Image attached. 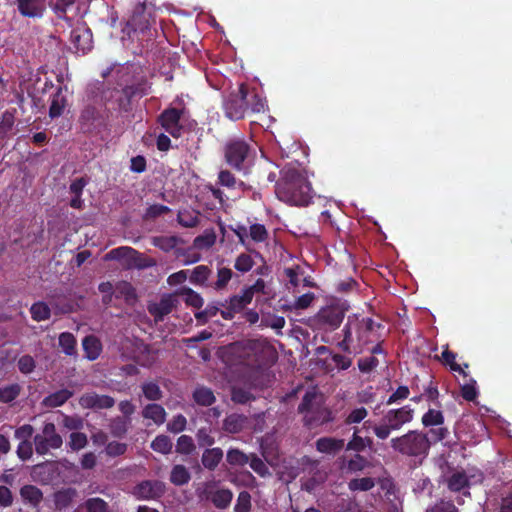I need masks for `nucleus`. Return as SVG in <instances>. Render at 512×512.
<instances>
[{"mask_svg":"<svg viewBox=\"0 0 512 512\" xmlns=\"http://www.w3.org/2000/svg\"><path fill=\"white\" fill-rule=\"evenodd\" d=\"M383 328L382 323L370 317L348 316L342 329L343 339L338 343V347L345 353L360 354L365 346L381 338L379 330Z\"/></svg>","mask_w":512,"mask_h":512,"instance_id":"f257e3e1","label":"nucleus"},{"mask_svg":"<svg viewBox=\"0 0 512 512\" xmlns=\"http://www.w3.org/2000/svg\"><path fill=\"white\" fill-rule=\"evenodd\" d=\"M266 107V100L245 83L240 84L237 90L231 91L223 102L225 116L234 121L250 114L264 112Z\"/></svg>","mask_w":512,"mask_h":512,"instance_id":"f03ea898","label":"nucleus"},{"mask_svg":"<svg viewBox=\"0 0 512 512\" xmlns=\"http://www.w3.org/2000/svg\"><path fill=\"white\" fill-rule=\"evenodd\" d=\"M278 198L290 205L307 206L311 203L312 187L309 181L296 169H287L277 183Z\"/></svg>","mask_w":512,"mask_h":512,"instance_id":"7ed1b4c3","label":"nucleus"},{"mask_svg":"<svg viewBox=\"0 0 512 512\" xmlns=\"http://www.w3.org/2000/svg\"><path fill=\"white\" fill-rule=\"evenodd\" d=\"M153 24L155 19L152 11L145 3H138L122 32L132 41L139 42L143 48H148L156 36V30L152 29Z\"/></svg>","mask_w":512,"mask_h":512,"instance_id":"20e7f679","label":"nucleus"},{"mask_svg":"<svg viewBox=\"0 0 512 512\" xmlns=\"http://www.w3.org/2000/svg\"><path fill=\"white\" fill-rule=\"evenodd\" d=\"M391 448L405 456L425 457L428 455L431 441L427 434L418 430H410L406 434L392 438Z\"/></svg>","mask_w":512,"mask_h":512,"instance_id":"39448f33","label":"nucleus"},{"mask_svg":"<svg viewBox=\"0 0 512 512\" xmlns=\"http://www.w3.org/2000/svg\"><path fill=\"white\" fill-rule=\"evenodd\" d=\"M224 157L231 168L239 172H247L254 160L255 149L244 139H231L225 145Z\"/></svg>","mask_w":512,"mask_h":512,"instance_id":"423d86ee","label":"nucleus"},{"mask_svg":"<svg viewBox=\"0 0 512 512\" xmlns=\"http://www.w3.org/2000/svg\"><path fill=\"white\" fill-rule=\"evenodd\" d=\"M414 417V409L410 405L388 410L382 422L373 427L374 434L380 440L387 439L392 431L400 430L405 424L410 423Z\"/></svg>","mask_w":512,"mask_h":512,"instance_id":"0eeeda50","label":"nucleus"},{"mask_svg":"<svg viewBox=\"0 0 512 512\" xmlns=\"http://www.w3.org/2000/svg\"><path fill=\"white\" fill-rule=\"evenodd\" d=\"M316 394L307 391L298 406V412L304 415V423L309 427L318 426L332 420L331 411L326 407L315 405Z\"/></svg>","mask_w":512,"mask_h":512,"instance_id":"6e6552de","label":"nucleus"},{"mask_svg":"<svg viewBox=\"0 0 512 512\" xmlns=\"http://www.w3.org/2000/svg\"><path fill=\"white\" fill-rule=\"evenodd\" d=\"M33 443L36 453L43 456L47 455L51 449H60L63 439L53 422H45L41 432L34 435Z\"/></svg>","mask_w":512,"mask_h":512,"instance_id":"1a4fd4ad","label":"nucleus"},{"mask_svg":"<svg viewBox=\"0 0 512 512\" xmlns=\"http://www.w3.org/2000/svg\"><path fill=\"white\" fill-rule=\"evenodd\" d=\"M186 114L185 108L169 106L159 114L157 121L173 138H180L185 131L183 121Z\"/></svg>","mask_w":512,"mask_h":512,"instance_id":"9d476101","label":"nucleus"},{"mask_svg":"<svg viewBox=\"0 0 512 512\" xmlns=\"http://www.w3.org/2000/svg\"><path fill=\"white\" fill-rule=\"evenodd\" d=\"M252 302L251 297L242 289L241 294H235L220 302L221 316L225 320H232L236 314L241 313Z\"/></svg>","mask_w":512,"mask_h":512,"instance_id":"9b49d317","label":"nucleus"},{"mask_svg":"<svg viewBox=\"0 0 512 512\" xmlns=\"http://www.w3.org/2000/svg\"><path fill=\"white\" fill-rule=\"evenodd\" d=\"M345 317L344 310L336 305L322 308L316 315L317 324L325 330L337 329Z\"/></svg>","mask_w":512,"mask_h":512,"instance_id":"f8f14e48","label":"nucleus"},{"mask_svg":"<svg viewBox=\"0 0 512 512\" xmlns=\"http://www.w3.org/2000/svg\"><path fill=\"white\" fill-rule=\"evenodd\" d=\"M166 492V485L160 480H144L134 487V495L142 500H156Z\"/></svg>","mask_w":512,"mask_h":512,"instance_id":"ddd939ff","label":"nucleus"},{"mask_svg":"<svg viewBox=\"0 0 512 512\" xmlns=\"http://www.w3.org/2000/svg\"><path fill=\"white\" fill-rule=\"evenodd\" d=\"M19 14L24 18L42 19L47 11V0H15Z\"/></svg>","mask_w":512,"mask_h":512,"instance_id":"4468645a","label":"nucleus"},{"mask_svg":"<svg viewBox=\"0 0 512 512\" xmlns=\"http://www.w3.org/2000/svg\"><path fill=\"white\" fill-rule=\"evenodd\" d=\"M79 404L84 409H110L115 405V399L112 396L101 395L92 391L84 393L79 399Z\"/></svg>","mask_w":512,"mask_h":512,"instance_id":"2eb2a0df","label":"nucleus"},{"mask_svg":"<svg viewBox=\"0 0 512 512\" xmlns=\"http://www.w3.org/2000/svg\"><path fill=\"white\" fill-rule=\"evenodd\" d=\"M142 254L135 250L132 247L121 246L115 249H112L105 255V260H127L129 265H134L136 267L142 268L144 265L140 263Z\"/></svg>","mask_w":512,"mask_h":512,"instance_id":"dca6fc26","label":"nucleus"},{"mask_svg":"<svg viewBox=\"0 0 512 512\" xmlns=\"http://www.w3.org/2000/svg\"><path fill=\"white\" fill-rule=\"evenodd\" d=\"M19 495L24 504L33 509H39L43 502L44 495L42 490L33 484H25L19 489Z\"/></svg>","mask_w":512,"mask_h":512,"instance_id":"f3484780","label":"nucleus"},{"mask_svg":"<svg viewBox=\"0 0 512 512\" xmlns=\"http://www.w3.org/2000/svg\"><path fill=\"white\" fill-rule=\"evenodd\" d=\"M70 39L77 52L86 54L92 48L93 36L89 28L73 29Z\"/></svg>","mask_w":512,"mask_h":512,"instance_id":"a211bd4d","label":"nucleus"},{"mask_svg":"<svg viewBox=\"0 0 512 512\" xmlns=\"http://www.w3.org/2000/svg\"><path fill=\"white\" fill-rule=\"evenodd\" d=\"M261 342L255 339H247L235 342L231 345V349L244 360L257 355L261 351Z\"/></svg>","mask_w":512,"mask_h":512,"instance_id":"6ab92c4d","label":"nucleus"},{"mask_svg":"<svg viewBox=\"0 0 512 512\" xmlns=\"http://www.w3.org/2000/svg\"><path fill=\"white\" fill-rule=\"evenodd\" d=\"M100 114L93 105H86L80 113L79 123L84 132H91L96 128L99 122Z\"/></svg>","mask_w":512,"mask_h":512,"instance_id":"aec40b11","label":"nucleus"},{"mask_svg":"<svg viewBox=\"0 0 512 512\" xmlns=\"http://www.w3.org/2000/svg\"><path fill=\"white\" fill-rule=\"evenodd\" d=\"M337 464L340 470L355 473L364 470L368 465V460L361 454L356 453L350 459L345 456L339 457Z\"/></svg>","mask_w":512,"mask_h":512,"instance_id":"412c9836","label":"nucleus"},{"mask_svg":"<svg viewBox=\"0 0 512 512\" xmlns=\"http://www.w3.org/2000/svg\"><path fill=\"white\" fill-rule=\"evenodd\" d=\"M63 87L59 86L54 94L51 96V103L49 107V117L55 119L60 117L65 108L67 107L68 100L63 92Z\"/></svg>","mask_w":512,"mask_h":512,"instance_id":"4be33fe9","label":"nucleus"},{"mask_svg":"<svg viewBox=\"0 0 512 512\" xmlns=\"http://www.w3.org/2000/svg\"><path fill=\"white\" fill-rule=\"evenodd\" d=\"M141 415L144 419L151 420L155 425L160 426L165 423L167 413L162 405L149 403L143 407Z\"/></svg>","mask_w":512,"mask_h":512,"instance_id":"5701e85b","label":"nucleus"},{"mask_svg":"<svg viewBox=\"0 0 512 512\" xmlns=\"http://www.w3.org/2000/svg\"><path fill=\"white\" fill-rule=\"evenodd\" d=\"M315 445L318 452L335 455L343 449L344 440L333 437H321L317 439Z\"/></svg>","mask_w":512,"mask_h":512,"instance_id":"b1692460","label":"nucleus"},{"mask_svg":"<svg viewBox=\"0 0 512 512\" xmlns=\"http://www.w3.org/2000/svg\"><path fill=\"white\" fill-rule=\"evenodd\" d=\"M248 418L243 414L232 413L227 415L223 421V430L227 433H240L247 425Z\"/></svg>","mask_w":512,"mask_h":512,"instance_id":"393cba45","label":"nucleus"},{"mask_svg":"<svg viewBox=\"0 0 512 512\" xmlns=\"http://www.w3.org/2000/svg\"><path fill=\"white\" fill-rule=\"evenodd\" d=\"M224 456L223 450L219 447L206 448L201 456V463L209 471H214Z\"/></svg>","mask_w":512,"mask_h":512,"instance_id":"a878e982","label":"nucleus"},{"mask_svg":"<svg viewBox=\"0 0 512 512\" xmlns=\"http://www.w3.org/2000/svg\"><path fill=\"white\" fill-rule=\"evenodd\" d=\"M131 426V419L115 416L110 419L108 429L114 438H124Z\"/></svg>","mask_w":512,"mask_h":512,"instance_id":"bb28decb","label":"nucleus"},{"mask_svg":"<svg viewBox=\"0 0 512 512\" xmlns=\"http://www.w3.org/2000/svg\"><path fill=\"white\" fill-rule=\"evenodd\" d=\"M73 392L68 389H60L49 394L43 399V405L48 408H56L65 404L71 397Z\"/></svg>","mask_w":512,"mask_h":512,"instance_id":"cd10ccee","label":"nucleus"},{"mask_svg":"<svg viewBox=\"0 0 512 512\" xmlns=\"http://www.w3.org/2000/svg\"><path fill=\"white\" fill-rule=\"evenodd\" d=\"M173 301L171 298H162L158 304L149 306V313L154 317L156 322L163 321L164 317L173 310Z\"/></svg>","mask_w":512,"mask_h":512,"instance_id":"c85d7f7f","label":"nucleus"},{"mask_svg":"<svg viewBox=\"0 0 512 512\" xmlns=\"http://www.w3.org/2000/svg\"><path fill=\"white\" fill-rule=\"evenodd\" d=\"M169 480L175 486H183L190 482L191 473L184 465L176 464L171 469Z\"/></svg>","mask_w":512,"mask_h":512,"instance_id":"c756f323","label":"nucleus"},{"mask_svg":"<svg viewBox=\"0 0 512 512\" xmlns=\"http://www.w3.org/2000/svg\"><path fill=\"white\" fill-rule=\"evenodd\" d=\"M82 346L86 358L91 361L96 360L102 351L100 341L93 335L86 336L83 339Z\"/></svg>","mask_w":512,"mask_h":512,"instance_id":"7c9ffc66","label":"nucleus"},{"mask_svg":"<svg viewBox=\"0 0 512 512\" xmlns=\"http://www.w3.org/2000/svg\"><path fill=\"white\" fill-rule=\"evenodd\" d=\"M192 397L197 405L205 407L213 405L216 401L213 391L205 386L196 387L193 391Z\"/></svg>","mask_w":512,"mask_h":512,"instance_id":"2f4dec72","label":"nucleus"},{"mask_svg":"<svg viewBox=\"0 0 512 512\" xmlns=\"http://www.w3.org/2000/svg\"><path fill=\"white\" fill-rule=\"evenodd\" d=\"M77 0H49V4L55 15L62 20L70 21L68 12L74 7Z\"/></svg>","mask_w":512,"mask_h":512,"instance_id":"473e14b6","label":"nucleus"},{"mask_svg":"<svg viewBox=\"0 0 512 512\" xmlns=\"http://www.w3.org/2000/svg\"><path fill=\"white\" fill-rule=\"evenodd\" d=\"M77 494L76 489L66 488L54 493V504L59 510L68 508Z\"/></svg>","mask_w":512,"mask_h":512,"instance_id":"72a5a7b5","label":"nucleus"},{"mask_svg":"<svg viewBox=\"0 0 512 512\" xmlns=\"http://www.w3.org/2000/svg\"><path fill=\"white\" fill-rule=\"evenodd\" d=\"M447 487L452 492H460L470 487V481L465 472H454L447 479Z\"/></svg>","mask_w":512,"mask_h":512,"instance_id":"f704fd0d","label":"nucleus"},{"mask_svg":"<svg viewBox=\"0 0 512 512\" xmlns=\"http://www.w3.org/2000/svg\"><path fill=\"white\" fill-rule=\"evenodd\" d=\"M177 295L183 297V301L187 306L200 309L203 306L204 300L202 296L188 287H182L177 291Z\"/></svg>","mask_w":512,"mask_h":512,"instance_id":"c9c22d12","label":"nucleus"},{"mask_svg":"<svg viewBox=\"0 0 512 512\" xmlns=\"http://www.w3.org/2000/svg\"><path fill=\"white\" fill-rule=\"evenodd\" d=\"M233 499V493L230 489H218L211 493L210 500L218 509H226Z\"/></svg>","mask_w":512,"mask_h":512,"instance_id":"e433bc0d","label":"nucleus"},{"mask_svg":"<svg viewBox=\"0 0 512 512\" xmlns=\"http://www.w3.org/2000/svg\"><path fill=\"white\" fill-rule=\"evenodd\" d=\"M141 390L146 400L159 401L163 398V391L155 381H146L142 383Z\"/></svg>","mask_w":512,"mask_h":512,"instance_id":"4c0bfd02","label":"nucleus"},{"mask_svg":"<svg viewBox=\"0 0 512 512\" xmlns=\"http://www.w3.org/2000/svg\"><path fill=\"white\" fill-rule=\"evenodd\" d=\"M177 222L185 228H193L199 224V212L193 210H180L177 214Z\"/></svg>","mask_w":512,"mask_h":512,"instance_id":"58836bf2","label":"nucleus"},{"mask_svg":"<svg viewBox=\"0 0 512 512\" xmlns=\"http://www.w3.org/2000/svg\"><path fill=\"white\" fill-rule=\"evenodd\" d=\"M30 313L32 319L37 322L48 320L51 317L50 307L43 301L33 303Z\"/></svg>","mask_w":512,"mask_h":512,"instance_id":"ea45409f","label":"nucleus"},{"mask_svg":"<svg viewBox=\"0 0 512 512\" xmlns=\"http://www.w3.org/2000/svg\"><path fill=\"white\" fill-rule=\"evenodd\" d=\"M150 447L155 452L167 455L171 453L173 443L169 436L161 434L155 437V439L151 442Z\"/></svg>","mask_w":512,"mask_h":512,"instance_id":"a19ab883","label":"nucleus"},{"mask_svg":"<svg viewBox=\"0 0 512 512\" xmlns=\"http://www.w3.org/2000/svg\"><path fill=\"white\" fill-rule=\"evenodd\" d=\"M59 346L61 347L62 351L68 355L73 356L76 354V338L75 336L70 332H63L59 335Z\"/></svg>","mask_w":512,"mask_h":512,"instance_id":"79ce46f5","label":"nucleus"},{"mask_svg":"<svg viewBox=\"0 0 512 512\" xmlns=\"http://www.w3.org/2000/svg\"><path fill=\"white\" fill-rule=\"evenodd\" d=\"M180 241V238L174 235L157 236L153 238L152 244L164 252H170L180 243Z\"/></svg>","mask_w":512,"mask_h":512,"instance_id":"37998d69","label":"nucleus"},{"mask_svg":"<svg viewBox=\"0 0 512 512\" xmlns=\"http://www.w3.org/2000/svg\"><path fill=\"white\" fill-rule=\"evenodd\" d=\"M233 271L227 267H220L217 270V280L210 284L216 291L224 290L232 279Z\"/></svg>","mask_w":512,"mask_h":512,"instance_id":"c03bdc74","label":"nucleus"},{"mask_svg":"<svg viewBox=\"0 0 512 512\" xmlns=\"http://www.w3.org/2000/svg\"><path fill=\"white\" fill-rule=\"evenodd\" d=\"M421 422L424 427L441 426L444 424V415L440 410L429 409L423 414Z\"/></svg>","mask_w":512,"mask_h":512,"instance_id":"a18cd8bd","label":"nucleus"},{"mask_svg":"<svg viewBox=\"0 0 512 512\" xmlns=\"http://www.w3.org/2000/svg\"><path fill=\"white\" fill-rule=\"evenodd\" d=\"M21 390L22 388L18 383H13L0 387V402H13L20 395Z\"/></svg>","mask_w":512,"mask_h":512,"instance_id":"49530a36","label":"nucleus"},{"mask_svg":"<svg viewBox=\"0 0 512 512\" xmlns=\"http://www.w3.org/2000/svg\"><path fill=\"white\" fill-rule=\"evenodd\" d=\"M16 109L6 110L0 122V139H4L11 132L15 123Z\"/></svg>","mask_w":512,"mask_h":512,"instance_id":"de8ad7c7","label":"nucleus"},{"mask_svg":"<svg viewBox=\"0 0 512 512\" xmlns=\"http://www.w3.org/2000/svg\"><path fill=\"white\" fill-rule=\"evenodd\" d=\"M249 457L238 448H230L226 454V460L231 466H245L249 462Z\"/></svg>","mask_w":512,"mask_h":512,"instance_id":"09e8293b","label":"nucleus"},{"mask_svg":"<svg viewBox=\"0 0 512 512\" xmlns=\"http://www.w3.org/2000/svg\"><path fill=\"white\" fill-rule=\"evenodd\" d=\"M216 242V234L213 230L205 231L202 235L195 237L193 246L196 249L203 250L211 248Z\"/></svg>","mask_w":512,"mask_h":512,"instance_id":"8fccbe9b","label":"nucleus"},{"mask_svg":"<svg viewBox=\"0 0 512 512\" xmlns=\"http://www.w3.org/2000/svg\"><path fill=\"white\" fill-rule=\"evenodd\" d=\"M211 273V269L206 265L196 266L190 275V282L193 284L204 285Z\"/></svg>","mask_w":512,"mask_h":512,"instance_id":"3c124183","label":"nucleus"},{"mask_svg":"<svg viewBox=\"0 0 512 512\" xmlns=\"http://www.w3.org/2000/svg\"><path fill=\"white\" fill-rule=\"evenodd\" d=\"M87 512H108V503L100 497L88 498L81 505Z\"/></svg>","mask_w":512,"mask_h":512,"instance_id":"603ef678","label":"nucleus"},{"mask_svg":"<svg viewBox=\"0 0 512 512\" xmlns=\"http://www.w3.org/2000/svg\"><path fill=\"white\" fill-rule=\"evenodd\" d=\"M195 449H196V446H195L194 441H193L191 436H189V435H181L177 439L175 451L178 454L190 455V454H192L195 451Z\"/></svg>","mask_w":512,"mask_h":512,"instance_id":"864d4df0","label":"nucleus"},{"mask_svg":"<svg viewBox=\"0 0 512 512\" xmlns=\"http://www.w3.org/2000/svg\"><path fill=\"white\" fill-rule=\"evenodd\" d=\"M88 444V437L83 432H72L69 435V441L67 443L68 447L72 451H79L83 448H85Z\"/></svg>","mask_w":512,"mask_h":512,"instance_id":"5fc2aeb1","label":"nucleus"},{"mask_svg":"<svg viewBox=\"0 0 512 512\" xmlns=\"http://www.w3.org/2000/svg\"><path fill=\"white\" fill-rule=\"evenodd\" d=\"M375 486L371 477L355 478L350 480L348 487L351 491H369Z\"/></svg>","mask_w":512,"mask_h":512,"instance_id":"6e6d98bb","label":"nucleus"},{"mask_svg":"<svg viewBox=\"0 0 512 512\" xmlns=\"http://www.w3.org/2000/svg\"><path fill=\"white\" fill-rule=\"evenodd\" d=\"M171 209L163 204H153L146 208L143 218L147 221L155 220L156 218L168 214Z\"/></svg>","mask_w":512,"mask_h":512,"instance_id":"4d7b16f0","label":"nucleus"},{"mask_svg":"<svg viewBox=\"0 0 512 512\" xmlns=\"http://www.w3.org/2000/svg\"><path fill=\"white\" fill-rule=\"evenodd\" d=\"M441 359L444 364L448 365L454 372L462 374L464 377L467 376L465 370L456 362V354L448 349H445L441 354Z\"/></svg>","mask_w":512,"mask_h":512,"instance_id":"13d9d810","label":"nucleus"},{"mask_svg":"<svg viewBox=\"0 0 512 512\" xmlns=\"http://www.w3.org/2000/svg\"><path fill=\"white\" fill-rule=\"evenodd\" d=\"M254 264L255 262L250 254L241 253L235 259L234 268L241 273H246L253 268Z\"/></svg>","mask_w":512,"mask_h":512,"instance_id":"bf43d9fd","label":"nucleus"},{"mask_svg":"<svg viewBox=\"0 0 512 512\" xmlns=\"http://www.w3.org/2000/svg\"><path fill=\"white\" fill-rule=\"evenodd\" d=\"M249 465L251 469L257 473L260 477H267L270 476V471L267 465L264 463V461L258 457L256 454H252L249 457Z\"/></svg>","mask_w":512,"mask_h":512,"instance_id":"052dcab7","label":"nucleus"},{"mask_svg":"<svg viewBox=\"0 0 512 512\" xmlns=\"http://www.w3.org/2000/svg\"><path fill=\"white\" fill-rule=\"evenodd\" d=\"M250 238L257 243L265 242L268 239V231L263 224L255 223L249 227Z\"/></svg>","mask_w":512,"mask_h":512,"instance_id":"680f3d73","label":"nucleus"},{"mask_svg":"<svg viewBox=\"0 0 512 512\" xmlns=\"http://www.w3.org/2000/svg\"><path fill=\"white\" fill-rule=\"evenodd\" d=\"M128 445L123 442L111 441L108 442L105 446V453L109 457H118L122 456L127 452Z\"/></svg>","mask_w":512,"mask_h":512,"instance_id":"e2e57ef3","label":"nucleus"},{"mask_svg":"<svg viewBox=\"0 0 512 512\" xmlns=\"http://www.w3.org/2000/svg\"><path fill=\"white\" fill-rule=\"evenodd\" d=\"M196 440L200 447H211L215 443V438L211 435V429L207 427L198 429Z\"/></svg>","mask_w":512,"mask_h":512,"instance_id":"0e129e2a","label":"nucleus"},{"mask_svg":"<svg viewBox=\"0 0 512 512\" xmlns=\"http://www.w3.org/2000/svg\"><path fill=\"white\" fill-rule=\"evenodd\" d=\"M251 510V495L248 491H241L238 494L234 512H249Z\"/></svg>","mask_w":512,"mask_h":512,"instance_id":"69168bd1","label":"nucleus"},{"mask_svg":"<svg viewBox=\"0 0 512 512\" xmlns=\"http://www.w3.org/2000/svg\"><path fill=\"white\" fill-rule=\"evenodd\" d=\"M357 365L360 372L367 374L378 367L379 360L375 356L364 357L357 361Z\"/></svg>","mask_w":512,"mask_h":512,"instance_id":"338daca9","label":"nucleus"},{"mask_svg":"<svg viewBox=\"0 0 512 512\" xmlns=\"http://www.w3.org/2000/svg\"><path fill=\"white\" fill-rule=\"evenodd\" d=\"M426 512H458V509L452 501L440 500L428 508Z\"/></svg>","mask_w":512,"mask_h":512,"instance_id":"774afa93","label":"nucleus"}]
</instances>
